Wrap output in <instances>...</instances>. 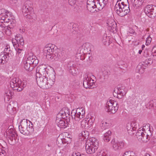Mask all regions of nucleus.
<instances>
[{
  "mask_svg": "<svg viewBox=\"0 0 156 156\" xmlns=\"http://www.w3.org/2000/svg\"><path fill=\"white\" fill-rule=\"evenodd\" d=\"M44 53L46 54V57L49 60H63L64 52L58 49L54 45L49 44L46 45L44 49Z\"/></svg>",
  "mask_w": 156,
  "mask_h": 156,
  "instance_id": "obj_1",
  "label": "nucleus"
},
{
  "mask_svg": "<svg viewBox=\"0 0 156 156\" xmlns=\"http://www.w3.org/2000/svg\"><path fill=\"white\" fill-rule=\"evenodd\" d=\"M48 77L44 76L36 77L37 83L40 87L47 89L54 84L55 77L53 71L52 74H49Z\"/></svg>",
  "mask_w": 156,
  "mask_h": 156,
  "instance_id": "obj_2",
  "label": "nucleus"
},
{
  "mask_svg": "<svg viewBox=\"0 0 156 156\" xmlns=\"http://www.w3.org/2000/svg\"><path fill=\"white\" fill-rule=\"evenodd\" d=\"M98 141L94 137L90 138L86 141L85 149L89 154L94 153L98 148Z\"/></svg>",
  "mask_w": 156,
  "mask_h": 156,
  "instance_id": "obj_3",
  "label": "nucleus"
},
{
  "mask_svg": "<svg viewBox=\"0 0 156 156\" xmlns=\"http://www.w3.org/2000/svg\"><path fill=\"white\" fill-rule=\"evenodd\" d=\"M85 111L82 108H78L73 109L71 112V116L73 119L76 121H79L83 118L85 115Z\"/></svg>",
  "mask_w": 156,
  "mask_h": 156,
  "instance_id": "obj_4",
  "label": "nucleus"
},
{
  "mask_svg": "<svg viewBox=\"0 0 156 156\" xmlns=\"http://www.w3.org/2000/svg\"><path fill=\"white\" fill-rule=\"evenodd\" d=\"M118 108L119 105L117 102L112 100L110 99L107 101L105 109L107 112L114 114L117 112Z\"/></svg>",
  "mask_w": 156,
  "mask_h": 156,
  "instance_id": "obj_5",
  "label": "nucleus"
},
{
  "mask_svg": "<svg viewBox=\"0 0 156 156\" xmlns=\"http://www.w3.org/2000/svg\"><path fill=\"white\" fill-rule=\"evenodd\" d=\"M23 83L21 80H19L16 78H14L10 82V87L14 90L18 91H21L23 90Z\"/></svg>",
  "mask_w": 156,
  "mask_h": 156,
  "instance_id": "obj_6",
  "label": "nucleus"
},
{
  "mask_svg": "<svg viewBox=\"0 0 156 156\" xmlns=\"http://www.w3.org/2000/svg\"><path fill=\"white\" fill-rule=\"evenodd\" d=\"M143 128L141 129V128L139 129L137 132L136 133V136L139 140L146 143L149 140L148 139L149 136L146 132H143Z\"/></svg>",
  "mask_w": 156,
  "mask_h": 156,
  "instance_id": "obj_7",
  "label": "nucleus"
},
{
  "mask_svg": "<svg viewBox=\"0 0 156 156\" xmlns=\"http://www.w3.org/2000/svg\"><path fill=\"white\" fill-rule=\"evenodd\" d=\"M144 12L145 14L150 18H153L156 16V7L147 5L145 8Z\"/></svg>",
  "mask_w": 156,
  "mask_h": 156,
  "instance_id": "obj_8",
  "label": "nucleus"
},
{
  "mask_svg": "<svg viewBox=\"0 0 156 156\" xmlns=\"http://www.w3.org/2000/svg\"><path fill=\"white\" fill-rule=\"evenodd\" d=\"M49 72V70L45 66H40L37 69L36 76L37 77L42 76H49V74H52L53 73L52 72L51 73H50Z\"/></svg>",
  "mask_w": 156,
  "mask_h": 156,
  "instance_id": "obj_9",
  "label": "nucleus"
},
{
  "mask_svg": "<svg viewBox=\"0 0 156 156\" xmlns=\"http://www.w3.org/2000/svg\"><path fill=\"white\" fill-rule=\"evenodd\" d=\"M32 6V4L30 1L27 0L24 2L22 9L24 16H25V14H29L30 12L32 13V14H33L34 11Z\"/></svg>",
  "mask_w": 156,
  "mask_h": 156,
  "instance_id": "obj_10",
  "label": "nucleus"
},
{
  "mask_svg": "<svg viewBox=\"0 0 156 156\" xmlns=\"http://www.w3.org/2000/svg\"><path fill=\"white\" fill-rule=\"evenodd\" d=\"M28 125V122L27 119H23L20 122V125L19 126V129L20 132L23 135H28V133L27 132V126Z\"/></svg>",
  "mask_w": 156,
  "mask_h": 156,
  "instance_id": "obj_11",
  "label": "nucleus"
},
{
  "mask_svg": "<svg viewBox=\"0 0 156 156\" xmlns=\"http://www.w3.org/2000/svg\"><path fill=\"white\" fill-rule=\"evenodd\" d=\"M87 76H85V78L84 79L83 85L84 87L87 88H91L94 82H91V81H93L94 80L92 79L91 76L90 77H89L87 75Z\"/></svg>",
  "mask_w": 156,
  "mask_h": 156,
  "instance_id": "obj_12",
  "label": "nucleus"
},
{
  "mask_svg": "<svg viewBox=\"0 0 156 156\" xmlns=\"http://www.w3.org/2000/svg\"><path fill=\"white\" fill-rule=\"evenodd\" d=\"M58 115H61V117L63 119H67V118H69L70 117L69 109L66 107L63 108Z\"/></svg>",
  "mask_w": 156,
  "mask_h": 156,
  "instance_id": "obj_13",
  "label": "nucleus"
},
{
  "mask_svg": "<svg viewBox=\"0 0 156 156\" xmlns=\"http://www.w3.org/2000/svg\"><path fill=\"white\" fill-rule=\"evenodd\" d=\"M113 148L115 150H119L122 148L124 146V143L122 141L115 142V139H113L111 141Z\"/></svg>",
  "mask_w": 156,
  "mask_h": 156,
  "instance_id": "obj_14",
  "label": "nucleus"
},
{
  "mask_svg": "<svg viewBox=\"0 0 156 156\" xmlns=\"http://www.w3.org/2000/svg\"><path fill=\"white\" fill-rule=\"evenodd\" d=\"M16 37V39H13L12 41L14 47H15V44L16 45V44H18V46L19 44L22 46H23L24 44V39L21 35L19 34L17 35Z\"/></svg>",
  "mask_w": 156,
  "mask_h": 156,
  "instance_id": "obj_15",
  "label": "nucleus"
},
{
  "mask_svg": "<svg viewBox=\"0 0 156 156\" xmlns=\"http://www.w3.org/2000/svg\"><path fill=\"white\" fill-rule=\"evenodd\" d=\"M108 26V29L111 32L116 33L117 32V25L116 23L113 20L112 22H108L107 23Z\"/></svg>",
  "mask_w": 156,
  "mask_h": 156,
  "instance_id": "obj_16",
  "label": "nucleus"
},
{
  "mask_svg": "<svg viewBox=\"0 0 156 156\" xmlns=\"http://www.w3.org/2000/svg\"><path fill=\"white\" fill-rule=\"evenodd\" d=\"M31 62L30 60L28 58L26 61H24V68L27 70L30 71L33 69L34 66H32Z\"/></svg>",
  "mask_w": 156,
  "mask_h": 156,
  "instance_id": "obj_17",
  "label": "nucleus"
},
{
  "mask_svg": "<svg viewBox=\"0 0 156 156\" xmlns=\"http://www.w3.org/2000/svg\"><path fill=\"white\" fill-rule=\"evenodd\" d=\"M102 41L103 44L106 46H109L112 42L110 37L107 36L106 34L103 35Z\"/></svg>",
  "mask_w": 156,
  "mask_h": 156,
  "instance_id": "obj_18",
  "label": "nucleus"
},
{
  "mask_svg": "<svg viewBox=\"0 0 156 156\" xmlns=\"http://www.w3.org/2000/svg\"><path fill=\"white\" fill-rule=\"evenodd\" d=\"M75 65L73 64H71V63H69L68 65V67L70 73L74 76L77 73L78 69L75 68Z\"/></svg>",
  "mask_w": 156,
  "mask_h": 156,
  "instance_id": "obj_19",
  "label": "nucleus"
},
{
  "mask_svg": "<svg viewBox=\"0 0 156 156\" xmlns=\"http://www.w3.org/2000/svg\"><path fill=\"white\" fill-rule=\"evenodd\" d=\"M56 123L57 126L60 128H65L67 126V122H66L64 120H61L58 118L56 119Z\"/></svg>",
  "mask_w": 156,
  "mask_h": 156,
  "instance_id": "obj_20",
  "label": "nucleus"
},
{
  "mask_svg": "<svg viewBox=\"0 0 156 156\" xmlns=\"http://www.w3.org/2000/svg\"><path fill=\"white\" fill-rule=\"evenodd\" d=\"M94 2H90L89 3L88 2L87 3V8L88 10L91 12H94L95 11L97 12V10L95 9V5L94 4Z\"/></svg>",
  "mask_w": 156,
  "mask_h": 156,
  "instance_id": "obj_21",
  "label": "nucleus"
},
{
  "mask_svg": "<svg viewBox=\"0 0 156 156\" xmlns=\"http://www.w3.org/2000/svg\"><path fill=\"white\" fill-rule=\"evenodd\" d=\"M91 45L89 43H86L83 44L81 46V48L84 51L83 52L85 53H89V52L91 50Z\"/></svg>",
  "mask_w": 156,
  "mask_h": 156,
  "instance_id": "obj_22",
  "label": "nucleus"
},
{
  "mask_svg": "<svg viewBox=\"0 0 156 156\" xmlns=\"http://www.w3.org/2000/svg\"><path fill=\"white\" fill-rule=\"evenodd\" d=\"M28 122V125L27 126V132L28 133V135L32 134L34 132V129L33 128V125L32 122L30 121L27 120Z\"/></svg>",
  "mask_w": 156,
  "mask_h": 156,
  "instance_id": "obj_23",
  "label": "nucleus"
},
{
  "mask_svg": "<svg viewBox=\"0 0 156 156\" xmlns=\"http://www.w3.org/2000/svg\"><path fill=\"white\" fill-rule=\"evenodd\" d=\"M28 58L30 60V61L31 62V63L32 65V66H34L33 68L38 64V60L36 57L34 56H30Z\"/></svg>",
  "mask_w": 156,
  "mask_h": 156,
  "instance_id": "obj_24",
  "label": "nucleus"
},
{
  "mask_svg": "<svg viewBox=\"0 0 156 156\" xmlns=\"http://www.w3.org/2000/svg\"><path fill=\"white\" fill-rule=\"evenodd\" d=\"M121 0H118L117 1L116 3L115 6V9L116 10V13L119 16L120 13V10L121 8V5H120V3H118L119 2H121Z\"/></svg>",
  "mask_w": 156,
  "mask_h": 156,
  "instance_id": "obj_25",
  "label": "nucleus"
},
{
  "mask_svg": "<svg viewBox=\"0 0 156 156\" xmlns=\"http://www.w3.org/2000/svg\"><path fill=\"white\" fill-rule=\"evenodd\" d=\"M8 138L9 139L8 140L9 143L11 145H14L16 142L15 135H9Z\"/></svg>",
  "mask_w": 156,
  "mask_h": 156,
  "instance_id": "obj_26",
  "label": "nucleus"
},
{
  "mask_svg": "<svg viewBox=\"0 0 156 156\" xmlns=\"http://www.w3.org/2000/svg\"><path fill=\"white\" fill-rule=\"evenodd\" d=\"M147 105L150 107V109L153 108L154 109L156 108V100H154L151 101L148 103L147 104Z\"/></svg>",
  "mask_w": 156,
  "mask_h": 156,
  "instance_id": "obj_27",
  "label": "nucleus"
},
{
  "mask_svg": "<svg viewBox=\"0 0 156 156\" xmlns=\"http://www.w3.org/2000/svg\"><path fill=\"white\" fill-rule=\"evenodd\" d=\"M3 20L5 23L7 22L8 20H9L8 18V16L6 13H2L0 16V20Z\"/></svg>",
  "mask_w": 156,
  "mask_h": 156,
  "instance_id": "obj_28",
  "label": "nucleus"
},
{
  "mask_svg": "<svg viewBox=\"0 0 156 156\" xmlns=\"http://www.w3.org/2000/svg\"><path fill=\"white\" fill-rule=\"evenodd\" d=\"M12 51L10 50H9L8 52H5V59H7L8 61L9 59H11L12 58V57L13 55V53H12Z\"/></svg>",
  "mask_w": 156,
  "mask_h": 156,
  "instance_id": "obj_29",
  "label": "nucleus"
},
{
  "mask_svg": "<svg viewBox=\"0 0 156 156\" xmlns=\"http://www.w3.org/2000/svg\"><path fill=\"white\" fill-rule=\"evenodd\" d=\"M131 127H132V130L133 132H134L135 130L138 128V123L136 121H133L130 124Z\"/></svg>",
  "mask_w": 156,
  "mask_h": 156,
  "instance_id": "obj_30",
  "label": "nucleus"
},
{
  "mask_svg": "<svg viewBox=\"0 0 156 156\" xmlns=\"http://www.w3.org/2000/svg\"><path fill=\"white\" fill-rule=\"evenodd\" d=\"M120 10V13L119 16L121 17H123L126 16L127 13H129L130 12V9H128V10H125L124 8L123 7Z\"/></svg>",
  "mask_w": 156,
  "mask_h": 156,
  "instance_id": "obj_31",
  "label": "nucleus"
},
{
  "mask_svg": "<svg viewBox=\"0 0 156 156\" xmlns=\"http://www.w3.org/2000/svg\"><path fill=\"white\" fill-rule=\"evenodd\" d=\"M121 87H119L117 88V94H118V95H117V98H121V97L123 96V95L126 94V93L125 92H122V91H121Z\"/></svg>",
  "mask_w": 156,
  "mask_h": 156,
  "instance_id": "obj_32",
  "label": "nucleus"
},
{
  "mask_svg": "<svg viewBox=\"0 0 156 156\" xmlns=\"http://www.w3.org/2000/svg\"><path fill=\"white\" fill-rule=\"evenodd\" d=\"M59 141H60V144L61 145L62 144H63L64 143L68 144L71 142V138L67 137L66 138L63 139H60Z\"/></svg>",
  "mask_w": 156,
  "mask_h": 156,
  "instance_id": "obj_33",
  "label": "nucleus"
},
{
  "mask_svg": "<svg viewBox=\"0 0 156 156\" xmlns=\"http://www.w3.org/2000/svg\"><path fill=\"white\" fill-rule=\"evenodd\" d=\"M100 126L102 129H105L109 128V125L108 123H107V122L102 121Z\"/></svg>",
  "mask_w": 156,
  "mask_h": 156,
  "instance_id": "obj_34",
  "label": "nucleus"
},
{
  "mask_svg": "<svg viewBox=\"0 0 156 156\" xmlns=\"http://www.w3.org/2000/svg\"><path fill=\"white\" fill-rule=\"evenodd\" d=\"M11 29L6 27L5 29H2L3 32L5 33L7 35L10 36L12 34Z\"/></svg>",
  "mask_w": 156,
  "mask_h": 156,
  "instance_id": "obj_35",
  "label": "nucleus"
},
{
  "mask_svg": "<svg viewBox=\"0 0 156 156\" xmlns=\"http://www.w3.org/2000/svg\"><path fill=\"white\" fill-rule=\"evenodd\" d=\"M126 129L129 134H131V133H132L133 134L135 133V132H133V130H132V127H131L130 124L128 123L127 125Z\"/></svg>",
  "mask_w": 156,
  "mask_h": 156,
  "instance_id": "obj_36",
  "label": "nucleus"
},
{
  "mask_svg": "<svg viewBox=\"0 0 156 156\" xmlns=\"http://www.w3.org/2000/svg\"><path fill=\"white\" fill-rule=\"evenodd\" d=\"M87 122V120H82L81 122V125L82 127L86 128L89 127V126Z\"/></svg>",
  "mask_w": 156,
  "mask_h": 156,
  "instance_id": "obj_37",
  "label": "nucleus"
},
{
  "mask_svg": "<svg viewBox=\"0 0 156 156\" xmlns=\"http://www.w3.org/2000/svg\"><path fill=\"white\" fill-rule=\"evenodd\" d=\"M32 12H30L29 14L27 13L25 14V16H26V18L28 19H34L35 15L34 14V12H33V14H32Z\"/></svg>",
  "mask_w": 156,
  "mask_h": 156,
  "instance_id": "obj_38",
  "label": "nucleus"
},
{
  "mask_svg": "<svg viewBox=\"0 0 156 156\" xmlns=\"http://www.w3.org/2000/svg\"><path fill=\"white\" fill-rule=\"evenodd\" d=\"M97 156H108V152L107 151H101L98 153Z\"/></svg>",
  "mask_w": 156,
  "mask_h": 156,
  "instance_id": "obj_39",
  "label": "nucleus"
},
{
  "mask_svg": "<svg viewBox=\"0 0 156 156\" xmlns=\"http://www.w3.org/2000/svg\"><path fill=\"white\" fill-rule=\"evenodd\" d=\"M29 95L32 98L34 99L37 96V93L35 91H33L30 93Z\"/></svg>",
  "mask_w": 156,
  "mask_h": 156,
  "instance_id": "obj_40",
  "label": "nucleus"
},
{
  "mask_svg": "<svg viewBox=\"0 0 156 156\" xmlns=\"http://www.w3.org/2000/svg\"><path fill=\"white\" fill-rule=\"evenodd\" d=\"M81 0H69V4L71 6L74 5L77 2H81Z\"/></svg>",
  "mask_w": 156,
  "mask_h": 156,
  "instance_id": "obj_41",
  "label": "nucleus"
},
{
  "mask_svg": "<svg viewBox=\"0 0 156 156\" xmlns=\"http://www.w3.org/2000/svg\"><path fill=\"white\" fill-rule=\"evenodd\" d=\"M69 26L71 27H72V28L71 29V30H73V31L79 30L78 28L76 27V24L71 23L70 24Z\"/></svg>",
  "mask_w": 156,
  "mask_h": 156,
  "instance_id": "obj_42",
  "label": "nucleus"
},
{
  "mask_svg": "<svg viewBox=\"0 0 156 156\" xmlns=\"http://www.w3.org/2000/svg\"><path fill=\"white\" fill-rule=\"evenodd\" d=\"M81 134L82 136L84 137L85 138H88L89 135L88 132L86 130L82 131Z\"/></svg>",
  "mask_w": 156,
  "mask_h": 156,
  "instance_id": "obj_43",
  "label": "nucleus"
},
{
  "mask_svg": "<svg viewBox=\"0 0 156 156\" xmlns=\"http://www.w3.org/2000/svg\"><path fill=\"white\" fill-rule=\"evenodd\" d=\"M144 69L142 68L141 66L140 65H139L136 67V70H138V72L140 73H142L144 71Z\"/></svg>",
  "mask_w": 156,
  "mask_h": 156,
  "instance_id": "obj_44",
  "label": "nucleus"
},
{
  "mask_svg": "<svg viewBox=\"0 0 156 156\" xmlns=\"http://www.w3.org/2000/svg\"><path fill=\"white\" fill-rule=\"evenodd\" d=\"M5 23L6 24V27H8L10 29H12L15 27V24L14 23H13V25L12 24V23L10 22L9 21H8L7 22H5Z\"/></svg>",
  "mask_w": 156,
  "mask_h": 156,
  "instance_id": "obj_45",
  "label": "nucleus"
},
{
  "mask_svg": "<svg viewBox=\"0 0 156 156\" xmlns=\"http://www.w3.org/2000/svg\"><path fill=\"white\" fill-rule=\"evenodd\" d=\"M15 50L16 51L17 53L16 54H18V55H19L20 54V56L21 55L22 56L23 55L22 54H23V55H24V51L22 49H20L19 48H17Z\"/></svg>",
  "mask_w": 156,
  "mask_h": 156,
  "instance_id": "obj_46",
  "label": "nucleus"
},
{
  "mask_svg": "<svg viewBox=\"0 0 156 156\" xmlns=\"http://www.w3.org/2000/svg\"><path fill=\"white\" fill-rule=\"evenodd\" d=\"M5 94L7 96L12 97L13 95V93L10 90L8 89L5 93Z\"/></svg>",
  "mask_w": 156,
  "mask_h": 156,
  "instance_id": "obj_47",
  "label": "nucleus"
},
{
  "mask_svg": "<svg viewBox=\"0 0 156 156\" xmlns=\"http://www.w3.org/2000/svg\"><path fill=\"white\" fill-rule=\"evenodd\" d=\"M100 2L99 3H97L95 5V9L97 10V11L98 10H101L104 7H102V4H101V5H100Z\"/></svg>",
  "mask_w": 156,
  "mask_h": 156,
  "instance_id": "obj_48",
  "label": "nucleus"
},
{
  "mask_svg": "<svg viewBox=\"0 0 156 156\" xmlns=\"http://www.w3.org/2000/svg\"><path fill=\"white\" fill-rule=\"evenodd\" d=\"M94 120V119L93 118H90L89 120H87L88 124H89L88 125L89 126H91L93 125Z\"/></svg>",
  "mask_w": 156,
  "mask_h": 156,
  "instance_id": "obj_49",
  "label": "nucleus"
},
{
  "mask_svg": "<svg viewBox=\"0 0 156 156\" xmlns=\"http://www.w3.org/2000/svg\"><path fill=\"white\" fill-rule=\"evenodd\" d=\"M9 134V135H15V132L14 131L13 129H9L8 131L7 132V133H8Z\"/></svg>",
  "mask_w": 156,
  "mask_h": 156,
  "instance_id": "obj_50",
  "label": "nucleus"
},
{
  "mask_svg": "<svg viewBox=\"0 0 156 156\" xmlns=\"http://www.w3.org/2000/svg\"><path fill=\"white\" fill-rule=\"evenodd\" d=\"M152 40L151 38L150 37L148 36L147 39L146 40V44L147 45L149 44L151 42V41Z\"/></svg>",
  "mask_w": 156,
  "mask_h": 156,
  "instance_id": "obj_51",
  "label": "nucleus"
},
{
  "mask_svg": "<svg viewBox=\"0 0 156 156\" xmlns=\"http://www.w3.org/2000/svg\"><path fill=\"white\" fill-rule=\"evenodd\" d=\"M152 62L151 60V59H148V60H146L144 62H143L144 64H142L143 65H147L148 64H150L152 63Z\"/></svg>",
  "mask_w": 156,
  "mask_h": 156,
  "instance_id": "obj_52",
  "label": "nucleus"
},
{
  "mask_svg": "<svg viewBox=\"0 0 156 156\" xmlns=\"http://www.w3.org/2000/svg\"><path fill=\"white\" fill-rule=\"evenodd\" d=\"M112 132L110 131H108L106 132L104 134V136L111 138Z\"/></svg>",
  "mask_w": 156,
  "mask_h": 156,
  "instance_id": "obj_53",
  "label": "nucleus"
},
{
  "mask_svg": "<svg viewBox=\"0 0 156 156\" xmlns=\"http://www.w3.org/2000/svg\"><path fill=\"white\" fill-rule=\"evenodd\" d=\"M5 53H2L0 54V57H1V58L2 59H3V60H6V62L8 61L7 59H5Z\"/></svg>",
  "mask_w": 156,
  "mask_h": 156,
  "instance_id": "obj_54",
  "label": "nucleus"
},
{
  "mask_svg": "<svg viewBox=\"0 0 156 156\" xmlns=\"http://www.w3.org/2000/svg\"><path fill=\"white\" fill-rule=\"evenodd\" d=\"M122 156H132L131 155V152L130 151H127L125 152Z\"/></svg>",
  "mask_w": 156,
  "mask_h": 156,
  "instance_id": "obj_55",
  "label": "nucleus"
},
{
  "mask_svg": "<svg viewBox=\"0 0 156 156\" xmlns=\"http://www.w3.org/2000/svg\"><path fill=\"white\" fill-rule=\"evenodd\" d=\"M13 107L11 106L10 104L7 107V110L8 112H11L13 110Z\"/></svg>",
  "mask_w": 156,
  "mask_h": 156,
  "instance_id": "obj_56",
  "label": "nucleus"
},
{
  "mask_svg": "<svg viewBox=\"0 0 156 156\" xmlns=\"http://www.w3.org/2000/svg\"><path fill=\"white\" fill-rule=\"evenodd\" d=\"M101 3L102 7H104L107 4V1L105 0H101Z\"/></svg>",
  "mask_w": 156,
  "mask_h": 156,
  "instance_id": "obj_57",
  "label": "nucleus"
},
{
  "mask_svg": "<svg viewBox=\"0 0 156 156\" xmlns=\"http://www.w3.org/2000/svg\"><path fill=\"white\" fill-rule=\"evenodd\" d=\"M120 39V37L119 35L117 34H115L114 36V39L115 41L117 42V40H118Z\"/></svg>",
  "mask_w": 156,
  "mask_h": 156,
  "instance_id": "obj_58",
  "label": "nucleus"
},
{
  "mask_svg": "<svg viewBox=\"0 0 156 156\" xmlns=\"http://www.w3.org/2000/svg\"><path fill=\"white\" fill-rule=\"evenodd\" d=\"M103 140L105 142H108L110 141V138L104 136Z\"/></svg>",
  "mask_w": 156,
  "mask_h": 156,
  "instance_id": "obj_59",
  "label": "nucleus"
},
{
  "mask_svg": "<svg viewBox=\"0 0 156 156\" xmlns=\"http://www.w3.org/2000/svg\"><path fill=\"white\" fill-rule=\"evenodd\" d=\"M144 56L145 57H148L149 55V53L147 51H144Z\"/></svg>",
  "mask_w": 156,
  "mask_h": 156,
  "instance_id": "obj_60",
  "label": "nucleus"
},
{
  "mask_svg": "<svg viewBox=\"0 0 156 156\" xmlns=\"http://www.w3.org/2000/svg\"><path fill=\"white\" fill-rule=\"evenodd\" d=\"M0 27L2 28V29H5V28L6 27V24L5 22L4 23H3L2 22V23L0 25Z\"/></svg>",
  "mask_w": 156,
  "mask_h": 156,
  "instance_id": "obj_61",
  "label": "nucleus"
},
{
  "mask_svg": "<svg viewBox=\"0 0 156 156\" xmlns=\"http://www.w3.org/2000/svg\"><path fill=\"white\" fill-rule=\"evenodd\" d=\"M119 3H120V5H121V7H120V8H121V9L123 7L124 8V6L126 5V4L124 2H122V1L121 2H119Z\"/></svg>",
  "mask_w": 156,
  "mask_h": 156,
  "instance_id": "obj_62",
  "label": "nucleus"
},
{
  "mask_svg": "<svg viewBox=\"0 0 156 156\" xmlns=\"http://www.w3.org/2000/svg\"><path fill=\"white\" fill-rule=\"evenodd\" d=\"M10 49V48L9 45H6V46L4 50L5 52L4 53H5V52H8V51L9 49Z\"/></svg>",
  "mask_w": 156,
  "mask_h": 156,
  "instance_id": "obj_63",
  "label": "nucleus"
},
{
  "mask_svg": "<svg viewBox=\"0 0 156 156\" xmlns=\"http://www.w3.org/2000/svg\"><path fill=\"white\" fill-rule=\"evenodd\" d=\"M6 62V60H3V59H2L1 58V57H0V64H4Z\"/></svg>",
  "mask_w": 156,
  "mask_h": 156,
  "instance_id": "obj_64",
  "label": "nucleus"
}]
</instances>
